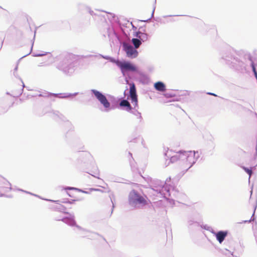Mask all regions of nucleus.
Here are the masks:
<instances>
[{
    "label": "nucleus",
    "instance_id": "14",
    "mask_svg": "<svg viewBox=\"0 0 257 257\" xmlns=\"http://www.w3.org/2000/svg\"><path fill=\"white\" fill-rule=\"evenodd\" d=\"M136 200L138 202L141 204H146L147 202L145 198L143 196L137 195L136 198Z\"/></svg>",
    "mask_w": 257,
    "mask_h": 257
},
{
    "label": "nucleus",
    "instance_id": "8",
    "mask_svg": "<svg viewBox=\"0 0 257 257\" xmlns=\"http://www.w3.org/2000/svg\"><path fill=\"white\" fill-rule=\"evenodd\" d=\"M227 232L226 231H220L216 233V237L219 243H221L227 236Z\"/></svg>",
    "mask_w": 257,
    "mask_h": 257
},
{
    "label": "nucleus",
    "instance_id": "10",
    "mask_svg": "<svg viewBox=\"0 0 257 257\" xmlns=\"http://www.w3.org/2000/svg\"><path fill=\"white\" fill-rule=\"evenodd\" d=\"M154 87L157 90L160 91H165L166 90V86L165 84L160 81L157 82L155 83Z\"/></svg>",
    "mask_w": 257,
    "mask_h": 257
},
{
    "label": "nucleus",
    "instance_id": "15",
    "mask_svg": "<svg viewBox=\"0 0 257 257\" xmlns=\"http://www.w3.org/2000/svg\"><path fill=\"white\" fill-rule=\"evenodd\" d=\"M243 169L245 170V171L250 176L252 174V171L251 169H249L248 168L243 167Z\"/></svg>",
    "mask_w": 257,
    "mask_h": 257
},
{
    "label": "nucleus",
    "instance_id": "18",
    "mask_svg": "<svg viewBox=\"0 0 257 257\" xmlns=\"http://www.w3.org/2000/svg\"><path fill=\"white\" fill-rule=\"evenodd\" d=\"M209 94H210V95H213V96H216V95L215 94H214V93H209Z\"/></svg>",
    "mask_w": 257,
    "mask_h": 257
},
{
    "label": "nucleus",
    "instance_id": "1",
    "mask_svg": "<svg viewBox=\"0 0 257 257\" xmlns=\"http://www.w3.org/2000/svg\"><path fill=\"white\" fill-rule=\"evenodd\" d=\"M195 153L194 152H180L176 153L171 156L169 161L166 160L165 165H169L171 163L179 162V168L182 172L186 171L190 168L195 163Z\"/></svg>",
    "mask_w": 257,
    "mask_h": 257
},
{
    "label": "nucleus",
    "instance_id": "5",
    "mask_svg": "<svg viewBox=\"0 0 257 257\" xmlns=\"http://www.w3.org/2000/svg\"><path fill=\"white\" fill-rule=\"evenodd\" d=\"M65 189H69L71 190V191L67 192V194L69 197L73 198L72 201H78L80 200L79 198L78 197L77 194L80 190L74 188H68Z\"/></svg>",
    "mask_w": 257,
    "mask_h": 257
},
{
    "label": "nucleus",
    "instance_id": "2",
    "mask_svg": "<svg viewBox=\"0 0 257 257\" xmlns=\"http://www.w3.org/2000/svg\"><path fill=\"white\" fill-rule=\"evenodd\" d=\"M53 205V209L55 211H60L64 213H68L69 209H71L72 202L55 201Z\"/></svg>",
    "mask_w": 257,
    "mask_h": 257
},
{
    "label": "nucleus",
    "instance_id": "6",
    "mask_svg": "<svg viewBox=\"0 0 257 257\" xmlns=\"http://www.w3.org/2000/svg\"><path fill=\"white\" fill-rule=\"evenodd\" d=\"M130 93L132 102H134L136 104H137L138 99L137 95L136 94V87L134 84H133L130 87Z\"/></svg>",
    "mask_w": 257,
    "mask_h": 257
},
{
    "label": "nucleus",
    "instance_id": "12",
    "mask_svg": "<svg viewBox=\"0 0 257 257\" xmlns=\"http://www.w3.org/2000/svg\"><path fill=\"white\" fill-rule=\"evenodd\" d=\"M137 37L141 40V41L143 42L146 41L148 39L147 34L140 32L137 33Z\"/></svg>",
    "mask_w": 257,
    "mask_h": 257
},
{
    "label": "nucleus",
    "instance_id": "4",
    "mask_svg": "<svg viewBox=\"0 0 257 257\" xmlns=\"http://www.w3.org/2000/svg\"><path fill=\"white\" fill-rule=\"evenodd\" d=\"M92 91L95 97L98 99L105 108L109 107L110 103L107 100L105 96L96 90H92Z\"/></svg>",
    "mask_w": 257,
    "mask_h": 257
},
{
    "label": "nucleus",
    "instance_id": "16",
    "mask_svg": "<svg viewBox=\"0 0 257 257\" xmlns=\"http://www.w3.org/2000/svg\"><path fill=\"white\" fill-rule=\"evenodd\" d=\"M164 95L167 98L172 97L175 96L174 94H171L168 93L164 94Z\"/></svg>",
    "mask_w": 257,
    "mask_h": 257
},
{
    "label": "nucleus",
    "instance_id": "13",
    "mask_svg": "<svg viewBox=\"0 0 257 257\" xmlns=\"http://www.w3.org/2000/svg\"><path fill=\"white\" fill-rule=\"evenodd\" d=\"M132 42L136 49L138 48L142 44V42L139 39L134 38L132 39Z\"/></svg>",
    "mask_w": 257,
    "mask_h": 257
},
{
    "label": "nucleus",
    "instance_id": "17",
    "mask_svg": "<svg viewBox=\"0 0 257 257\" xmlns=\"http://www.w3.org/2000/svg\"><path fill=\"white\" fill-rule=\"evenodd\" d=\"M172 153V151L171 150H168L167 151V153H166V156L167 157H169L170 156H171V153Z\"/></svg>",
    "mask_w": 257,
    "mask_h": 257
},
{
    "label": "nucleus",
    "instance_id": "9",
    "mask_svg": "<svg viewBox=\"0 0 257 257\" xmlns=\"http://www.w3.org/2000/svg\"><path fill=\"white\" fill-rule=\"evenodd\" d=\"M125 52L127 55L129 57L136 56L137 54V51L132 46H127L125 48Z\"/></svg>",
    "mask_w": 257,
    "mask_h": 257
},
{
    "label": "nucleus",
    "instance_id": "7",
    "mask_svg": "<svg viewBox=\"0 0 257 257\" xmlns=\"http://www.w3.org/2000/svg\"><path fill=\"white\" fill-rule=\"evenodd\" d=\"M62 221L70 226H75L76 225L73 215H71L68 217H64L62 219Z\"/></svg>",
    "mask_w": 257,
    "mask_h": 257
},
{
    "label": "nucleus",
    "instance_id": "3",
    "mask_svg": "<svg viewBox=\"0 0 257 257\" xmlns=\"http://www.w3.org/2000/svg\"><path fill=\"white\" fill-rule=\"evenodd\" d=\"M116 64L120 68L121 71L122 72L125 71H136V67L130 62L118 61L117 62Z\"/></svg>",
    "mask_w": 257,
    "mask_h": 257
},
{
    "label": "nucleus",
    "instance_id": "11",
    "mask_svg": "<svg viewBox=\"0 0 257 257\" xmlns=\"http://www.w3.org/2000/svg\"><path fill=\"white\" fill-rule=\"evenodd\" d=\"M120 106H124L126 107V110L130 111L132 109V106L129 102L126 100H122L119 103Z\"/></svg>",
    "mask_w": 257,
    "mask_h": 257
}]
</instances>
